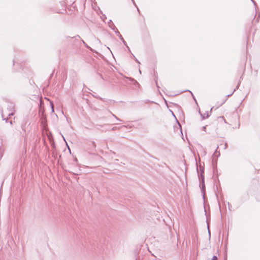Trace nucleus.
I'll list each match as a JSON object with an SVG mask.
<instances>
[{"label": "nucleus", "instance_id": "f257e3e1", "mask_svg": "<svg viewBox=\"0 0 260 260\" xmlns=\"http://www.w3.org/2000/svg\"><path fill=\"white\" fill-rule=\"evenodd\" d=\"M197 170L198 172V175L199 179L200 181V184L201 185V188L202 192L203 193L204 199H205V184L204 180V168L201 166L200 167V170H199L198 166L197 167Z\"/></svg>", "mask_w": 260, "mask_h": 260}, {"label": "nucleus", "instance_id": "f03ea898", "mask_svg": "<svg viewBox=\"0 0 260 260\" xmlns=\"http://www.w3.org/2000/svg\"><path fill=\"white\" fill-rule=\"evenodd\" d=\"M114 31H115V33L116 34V35H117V36L119 38L120 40L123 42L124 45H125L127 47L128 49L129 50V47L127 46V44H126V42L124 40L123 38L122 37V36H121V35L119 32V31L117 30V29H116Z\"/></svg>", "mask_w": 260, "mask_h": 260}, {"label": "nucleus", "instance_id": "7ed1b4c3", "mask_svg": "<svg viewBox=\"0 0 260 260\" xmlns=\"http://www.w3.org/2000/svg\"><path fill=\"white\" fill-rule=\"evenodd\" d=\"M201 116H202V118L203 119H205V118H208L209 115V114H208V112H206L204 114H201Z\"/></svg>", "mask_w": 260, "mask_h": 260}, {"label": "nucleus", "instance_id": "20e7f679", "mask_svg": "<svg viewBox=\"0 0 260 260\" xmlns=\"http://www.w3.org/2000/svg\"><path fill=\"white\" fill-rule=\"evenodd\" d=\"M109 23H110L111 24L113 25V26H114V28H112V29L114 31L117 28H116L115 26L114 25V24L113 23V22H112L111 20H110V22H109Z\"/></svg>", "mask_w": 260, "mask_h": 260}, {"label": "nucleus", "instance_id": "39448f33", "mask_svg": "<svg viewBox=\"0 0 260 260\" xmlns=\"http://www.w3.org/2000/svg\"><path fill=\"white\" fill-rule=\"evenodd\" d=\"M111 114L112 115V116L113 117H114L117 120H119V121H122L121 119H120L119 118H118L115 115H114V114H113L112 113H111Z\"/></svg>", "mask_w": 260, "mask_h": 260}, {"label": "nucleus", "instance_id": "423d86ee", "mask_svg": "<svg viewBox=\"0 0 260 260\" xmlns=\"http://www.w3.org/2000/svg\"><path fill=\"white\" fill-rule=\"evenodd\" d=\"M50 105H51V109H52V112H54V106H53V104L52 102H50Z\"/></svg>", "mask_w": 260, "mask_h": 260}, {"label": "nucleus", "instance_id": "0eeeda50", "mask_svg": "<svg viewBox=\"0 0 260 260\" xmlns=\"http://www.w3.org/2000/svg\"><path fill=\"white\" fill-rule=\"evenodd\" d=\"M218 258H217V257L216 256V255H213L212 258V260H217Z\"/></svg>", "mask_w": 260, "mask_h": 260}, {"label": "nucleus", "instance_id": "6e6552de", "mask_svg": "<svg viewBox=\"0 0 260 260\" xmlns=\"http://www.w3.org/2000/svg\"><path fill=\"white\" fill-rule=\"evenodd\" d=\"M207 224H208V228H209V224H208V219H207ZM208 232H209V235H210V230H209V228H208Z\"/></svg>", "mask_w": 260, "mask_h": 260}, {"label": "nucleus", "instance_id": "1a4fd4ad", "mask_svg": "<svg viewBox=\"0 0 260 260\" xmlns=\"http://www.w3.org/2000/svg\"><path fill=\"white\" fill-rule=\"evenodd\" d=\"M219 118H221L222 119H223L224 120V122L226 123V121L223 116L220 117Z\"/></svg>", "mask_w": 260, "mask_h": 260}, {"label": "nucleus", "instance_id": "9d476101", "mask_svg": "<svg viewBox=\"0 0 260 260\" xmlns=\"http://www.w3.org/2000/svg\"><path fill=\"white\" fill-rule=\"evenodd\" d=\"M134 57L135 58V59L136 61L137 62H138V63H139V64H140V62L139 61V60H138V59L135 57V56H134Z\"/></svg>", "mask_w": 260, "mask_h": 260}, {"label": "nucleus", "instance_id": "9b49d317", "mask_svg": "<svg viewBox=\"0 0 260 260\" xmlns=\"http://www.w3.org/2000/svg\"><path fill=\"white\" fill-rule=\"evenodd\" d=\"M239 85H240V83H239L238 84V85H237L236 88L234 89V91H236V90L237 89L239 88Z\"/></svg>", "mask_w": 260, "mask_h": 260}, {"label": "nucleus", "instance_id": "f8f14e48", "mask_svg": "<svg viewBox=\"0 0 260 260\" xmlns=\"http://www.w3.org/2000/svg\"><path fill=\"white\" fill-rule=\"evenodd\" d=\"M117 129H119V128H117V127H113L112 128V131H115V130Z\"/></svg>", "mask_w": 260, "mask_h": 260}, {"label": "nucleus", "instance_id": "ddd939ff", "mask_svg": "<svg viewBox=\"0 0 260 260\" xmlns=\"http://www.w3.org/2000/svg\"><path fill=\"white\" fill-rule=\"evenodd\" d=\"M129 80L130 81H135L137 84H138V83L136 80H135L134 79H133L132 78H129Z\"/></svg>", "mask_w": 260, "mask_h": 260}, {"label": "nucleus", "instance_id": "4468645a", "mask_svg": "<svg viewBox=\"0 0 260 260\" xmlns=\"http://www.w3.org/2000/svg\"><path fill=\"white\" fill-rule=\"evenodd\" d=\"M14 113L13 112L9 113L8 115L9 116H11L12 115H13Z\"/></svg>", "mask_w": 260, "mask_h": 260}, {"label": "nucleus", "instance_id": "2eb2a0df", "mask_svg": "<svg viewBox=\"0 0 260 260\" xmlns=\"http://www.w3.org/2000/svg\"><path fill=\"white\" fill-rule=\"evenodd\" d=\"M54 71H55V70H54L53 71L52 73V74H51V75H50V78H51L52 77L53 74V73H54Z\"/></svg>", "mask_w": 260, "mask_h": 260}, {"label": "nucleus", "instance_id": "dca6fc26", "mask_svg": "<svg viewBox=\"0 0 260 260\" xmlns=\"http://www.w3.org/2000/svg\"><path fill=\"white\" fill-rule=\"evenodd\" d=\"M218 147H217V149H216L215 152H214L213 155H215L216 154V153H217V149H218Z\"/></svg>", "mask_w": 260, "mask_h": 260}, {"label": "nucleus", "instance_id": "f3484780", "mask_svg": "<svg viewBox=\"0 0 260 260\" xmlns=\"http://www.w3.org/2000/svg\"><path fill=\"white\" fill-rule=\"evenodd\" d=\"M132 1L133 2V3L134 5L136 7H137V6H136V3H135V1H134V0H132Z\"/></svg>", "mask_w": 260, "mask_h": 260}, {"label": "nucleus", "instance_id": "a211bd4d", "mask_svg": "<svg viewBox=\"0 0 260 260\" xmlns=\"http://www.w3.org/2000/svg\"><path fill=\"white\" fill-rule=\"evenodd\" d=\"M206 126H203V129L204 131H206Z\"/></svg>", "mask_w": 260, "mask_h": 260}, {"label": "nucleus", "instance_id": "6ab92c4d", "mask_svg": "<svg viewBox=\"0 0 260 260\" xmlns=\"http://www.w3.org/2000/svg\"><path fill=\"white\" fill-rule=\"evenodd\" d=\"M92 145H93V146L94 147H95V142H92Z\"/></svg>", "mask_w": 260, "mask_h": 260}, {"label": "nucleus", "instance_id": "aec40b11", "mask_svg": "<svg viewBox=\"0 0 260 260\" xmlns=\"http://www.w3.org/2000/svg\"><path fill=\"white\" fill-rule=\"evenodd\" d=\"M109 26H110V27L111 28H114V26H113V25H112V24H111H111H110V25H109Z\"/></svg>", "mask_w": 260, "mask_h": 260}, {"label": "nucleus", "instance_id": "412c9836", "mask_svg": "<svg viewBox=\"0 0 260 260\" xmlns=\"http://www.w3.org/2000/svg\"><path fill=\"white\" fill-rule=\"evenodd\" d=\"M4 120H6V121H8V118H3Z\"/></svg>", "mask_w": 260, "mask_h": 260}, {"label": "nucleus", "instance_id": "4be33fe9", "mask_svg": "<svg viewBox=\"0 0 260 260\" xmlns=\"http://www.w3.org/2000/svg\"><path fill=\"white\" fill-rule=\"evenodd\" d=\"M96 98H98V99H100V100H102V98H100V97H98V96H96Z\"/></svg>", "mask_w": 260, "mask_h": 260}, {"label": "nucleus", "instance_id": "5701e85b", "mask_svg": "<svg viewBox=\"0 0 260 260\" xmlns=\"http://www.w3.org/2000/svg\"><path fill=\"white\" fill-rule=\"evenodd\" d=\"M212 109H213V108H212L210 109V112H211L212 111Z\"/></svg>", "mask_w": 260, "mask_h": 260}, {"label": "nucleus", "instance_id": "b1692460", "mask_svg": "<svg viewBox=\"0 0 260 260\" xmlns=\"http://www.w3.org/2000/svg\"><path fill=\"white\" fill-rule=\"evenodd\" d=\"M75 161H77V158H75Z\"/></svg>", "mask_w": 260, "mask_h": 260}, {"label": "nucleus", "instance_id": "393cba45", "mask_svg": "<svg viewBox=\"0 0 260 260\" xmlns=\"http://www.w3.org/2000/svg\"><path fill=\"white\" fill-rule=\"evenodd\" d=\"M137 10L139 12V13H140V11H139V9L137 8Z\"/></svg>", "mask_w": 260, "mask_h": 260}, {"label": "nucleus", "instance_id": "a878e982", "mask_svg": "<svg viewBox=\"0 0 260 260\" xmlns=\"http://www.w3.org/2000/svg\"><path fill=\"white\" fill-rule=\"evenodd\" d=\"M231 95H232V94H231L228 95V96H231Z\"/></svg>", "mask_w": 260, "mask_h": 260}, {"label": "nucleus", "instance_id": "bb28decb", "mask_svg": "<svg viewBox=\"0 0 260 260\" xmlns=\"http://www.w3.org/2000/svg\"><path fill=\"white\" fill-rule=\"evenodd\" d=\"M10 123H11V124H12V121H10Z\"/></svg>", "mask_w": 260, "mask_h": 260}, {"label": "nucleus", "instance_id": "cd10ccee", "mask_svg": "<svg viewBox=\"0 0 260 260\" xmlns=\"http://www.w3.org/2000/svg\"><path fill=\"white\" fill-rule=\"evenodd\" d=\"M223 104V103H222L221 104H220V106H222V105Z\"/></svg>", "mask_w": 260, "mask_h": 260}, {"label": "nucleus", "instance_id": "c85d7f7f", "mask_svg": "<svg viewBox=\"0 0 260 260\" xmlns=\"http://www.w3.org/2000/svg\"><path fill=\"white\" fill-rule=\"evenodd\" d=\"M223 104V103H222L221 104H220V106H222V105Z\"/></svg>", "mask_w": 260, "mask_h": 260}, {"label": "nucleus", "instance_id": "c756f323", "mask_svg": "<svg viewBox=\"0 0 260 260\" xmlns=\"http://www.w3.org/2000/svg\"><path fill=\"white\" fill-rule=\"evenodd\" d=\"M223 104V103H222L221 104H220V106H222V105Z\"/></svg>", "mask_w": 260, "mask_h": 260}, {"label": "nucleus", "instance_id": "7c9ffc66", "mask_svg": "<svg viewBox=\"0 0 260 260\" xmlns=\"http://www.w3.org/2000/svg\"><path fill=\"white\" fill-rule=\"evenodd\" d=\"M139 72H140V73H141V70H139Z\"/></svg>", "mask_w": 260, "mask_h": 260}, {"label": "nucleus", "instance_id": "2f4dec72", "mask_svg": "<svg viewBox=\"0 0 260 260\" xmlns=\"http://www.w3.org/2000/svg\"><path fill=\"white\" fill-rule=\"evenodd\" d=\"M100 75V76L103 78L102 76V75L101 74H99Z\"/></svg>", "mask_w": 260, "mask_h": 260}, {"label": "nucleus", "instance_id": "473e14b6", "mask_svg": "<svg viewBox=\"0 0 260 260\" xmlns=\"http://www.w3.org/2000/svg\"><path fill=\"white\" fill-rule=\"evenodd\" d=\"M218 155H220L219 152H218Z\"/></svg>", "mask_w": 260, "mask_h": 260}]
</instances>
